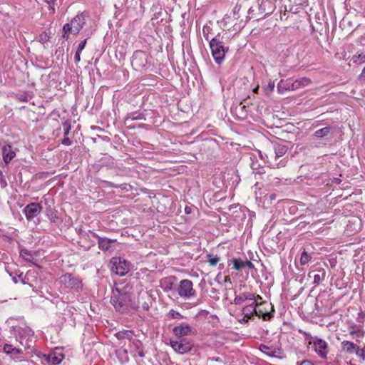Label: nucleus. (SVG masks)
I'll return each instance as SVG.
<instances>
[{"label": "nucleus", "mask_w": 365, "mask_h": 365, "mask_svg": "<svg viewBox=\"0 0 365 365\" xmlns=\"http://www.w3.org/2000/svg\"><path fill=\"white\" fill-rule=\"evenodd\" d=\"M81 53L76 51L75 56H74V60L76 63H78L81 61Z\"/></svg>", "instance_id": "42"}, {"label": "nucleus", "mask_w": 365, "mask_h": 365, "mask_svg": "<svg viewBox=\"0 0 365 365\" xmlns=\"http://www.w3.org/2000/svg\"><path fill=\"white\" fill-rule=\"evenodd\" d=\"M274 160H277L279 158L284 156L287 152V147L284 145L274 144Z\"/></svg>", "instance_id": "21"}, {"label": "nucleus", "mask_w": 365, "mask_h": 365, "mask_svg": "<svg viewBox=\"0 0 365 365\" xmlns=\"http://www.w3.org/2000/svg\"><path fill=\"white\" fill-rule=\"evenodd\" d=\"M1 186L6 185V182L5 181H3V180H1Z\"/></svg>", "instance_id": "55"}, {"label": "nucleus", "mask_w": 365, "mask_h": 365, "mask_svg": "<svg viewBox=\"0 0 365 365\" xmlns=\"http://www.w3.org/2000/svg\"><path fill=\"white\" fill-rule=\"evenodd\" d=\"M88 14L86 12L78 14L69 23L65 24L63 26L62 38L65 40L69 38V35H77L86 24Z\"/></svg>", "instance_id": "2"}, {"label": "nucleus", "mask_w": 365, "mask_h": 365, "mask_svg": "<svg viewBox=\"0 0 365 365\" xmlns=\"http://www.w3.org/2000/svg\"><path fill=\"white\" fill-rule=\"evenodd\" d=\"M16 156L15 152L13 150L12 147L10 145H4L2 148V157L4 162L6 164L10 163V161Z\"/></svg>", "instance_id": "17"}, {"label": "nucleus", "mask_w": 365, "mask_h": 365, "mask_svg": "<svg viewBox=\"0 0 365 365\" xmlns=\"http://www.w3.org/2000/svg\"><path fill=\"white\" fill-rule=\"evenodd\" d=\"M158 83V81L156 78H145L140 81L138 88L143 91H149L152 90L153 87L159 89V87H157Z\"/></svg>", "instance_id": "15"}, {"label": "nucleus", "mask_w": 365, "mask_h": 365, "mask_svg": "<svg viewBox=\"0 0 365 365\" xmlns=\"http://www.w3.org/2000/svg\"><path fill=\"white\" fill-rule=\"evenodd\" d=\"M63 127H64V135H65V137H67V135H68V133L70 132V129H71L70 125L68 124H64Z\"/></svg>", "instance_id": "40"}, {"label": "nucleus", "mask_w": 365, "mask_h": 365, "mask_svg": "<svg viewBox=\"0 0 365 365\" xmlns=\"http://www.w3.org/2000/svg\"><path fill=\"white\" fill-rule=\"evenodd\" d=\"M270 198H271V199L274 198V195H272L270 196Z\"/></svg>", "instance_id": "60"}, {"label": "nucleus", "mask_w": 365, "mask_h": 365, "mask_svg": "<svg viewBox=\"0 0 365 365\" xmlns=\"http://www.w3.org/2000/svg\"><path fill=\"white\" fill-rule=\"evenodd\" d=\"M312 259V256L307 252L303 251L300 257V263L302 265L307 264Z\"/></svg>", "instance_id": "31"}, {"label": "nucleus", "mask_w": 365, "mask_h": 365, "mask_svg": "<svg viewBox=\"0 0 365 365\" xmlns=\"http://www.w3.org/2000/svg\"><path fill=\"white\" fill-rule=\"evenodd\" d=\"M244 264H245V267H247L250 269H252L255 268L253 263L249 260H245Z\"/></svg>", "instance_id": "38"}, {"label": "nucleus", "mask_w": 365, "mask_h": 365, "mask_svg": "<svg viewBox=\"0 0 365 365\" xmlns=\"http://www.w3.org/2000/svg\"><path fill=\"white\" fill-rule=\"evenodd\" d=\"M349 334L355 339L356 342H359L360 339L364 336L365 331L357 326H353L350 328Z\"/></svg>", "instance_id": "20"}, {"label": "nucleus", "mask_w": 365, "mask_h": 365, "mask_svg": "<svg viewBox=\"0 0 365 365\" xmlns=\"http://www.w3.org/2000/svg\"><path fill=\"white\" fill-rule=\"evenodd\" d=\"M170 315L172 319H178L179 317H182L181 314L178 312L173 309L170 310Z\"/></svg>", "instance_id": "36"}, {"label": "nucleus", "mask_w": 365, "mask_h": 365, "mask_svg": "<svg viewBox=\"0 0 365 365\" xmlns=\"http://www.w3.org/2000/svg\"><path fill=\"white\" fill-rule=\"evenodd\" d=\"M358 349V345L353 341L344 340L341 342V352L348 355H353Z\"/></svg>", "instance_id": "16"}, {"label": "nucleus", "mask_w": 365, "mask_h": 365, "mask_svg": "<svg viewBox=\"0 0 365 365\" xmlns=\"http://www.w3.org/2000/svg\"><path fill=\"white\" fill-rule=\"evenodd\" d=\"M354 354L363 361H365V347L361 348L358 346V349H356Z\"/></svg>", "instance_id": "33"}, {"label": "nucleus", "mask_w": 365, "mask_h": 365, "mask_svg": "<svg viewBox=\"0 0 365 365\" xmlns=\"http://www.w3.org/2000/svg\"><path fill=\"white\" fill-rule=\"evenodd\" d=\"M131 65L133 69L139 72L152 70V56L146 51H135L132 56Z\"/></svg>", "instance_id": "3"}, {"label": "nucleus", "mask_w": 365, "mask_h": 365, "mask_svg": "<svg viewBox=\"0 0 365 365\" xmlns=\"http://www.w3.org/2000/svg\"><path fill=\"white\" fill-rule=\"evenodd\" d=\"M110 303L115 310L120 313H125L132 309H138L139 305L133 300V295L124 288H115L112 292Z\"/></svg>", "instance_id": "1"}, {"label": "nucleus", "mask_w": 365, "mask_h": 365, "mask_svg": "<svg viewBox=\"0 0 365 365\" xmlns=\"http://www.w3.org/2000/svg\"><path fill=\"white\" fill-rule=\"evenodd\" d=\"M266 2H267V0H263L262 4H264Z\"/></svg>", "instance_id": "59"}, {"label": "nucleus", "mask_w": 365, "mask_h": 365, "mask_svg": "<svg viewBox=\"0 0 365 365\" xmlns=\"http://www.w3.org/2000/svg\"><path fill=\"white\" fill-rule=\"evenodd\" d=\"M319 273L315 274L314 275V277H314L313 284L315 286L319 284V283L321 282L322 279H324L325 275H326V272L324 269L319 270Z\"/></svg>", "instance_id": "28"}, {"label": "nucleus", "mask_w": 365, "mask_h": 365, "mask_svg": "<svg viewBox=\"0 0 365 365\" xmlns=\"http://www.w3.org/2000/svg\"><path fill=\"white\" fill-rule=\"evenodd\" d=\"M259 349L262 353L272 357L277 356V354H279V349L274 346H268L265 344H261Z\"/></svg>", "instance_id": "19"}, {"label": "nucleus", "mask_w": 365, "mask_h": 365, "mask_svg": "<svg viewBox=\"0 0 365 365\" xmlns=\"http://www.w3.org/2000/svg\"><path fill=\"white\" fill-rule=\"evenodd\" d=\"M262 297L261 296H259V295L255 296V299H253L252 301H255L257 303H260L261 302H262Z\"/></svg>", "instance_id": "45"}, {"label": "nucleus", "mask_w": 365, "mask_h": 365, "mask_svg": "<svg viewBox=\"0 0 365 365\" xmlns=\"http://www.w3.org/2000/svg\"><path fill=\"white\" fill-rule=\"evenodd\" d=\"M20 256L27 262H32L34 259L31 252L26 249H22L20 251Z\"/></svg>", "instance_id": "25"}, {"label": "nucleus", "mask_w": 365, "mask_h": 365, "mask_svg": "<svg viewBox=\"0 0 365 365\" xmlns=\"http://www.w3.org/2000/svg\"><path fill=\"white\" fill-rule=\"evenodd\" d=\"M3 350L6 354H19L21 353V350L13 347L11 344H5L3 346Z\"/></svg>", "instance_id": "24"}, {"label": "nucleus", "mask_w": 365, "mask_h": 365, "mask_svg": "<svg viewBox=\"0 0 365 365\" xmlns=\"http://www.w3.org/2000/svg\"><path fill=\"white\" fill-rule=\"evenodd\" d=\"M110 186L113 187H117V185H114L113 183H110Z\"/></svg>", "instance_id": "57"}, {"label": "nucleus", "mask_w": 365, "mask_h": 365, "mask_svg": "<svg viewBox=\"0 0 365 365\" xmlns=\"http://www.w3.org/2000/svg\"><path fill=\"white\" fill-rule=\"evenodd\" d=\"M142 307H143V310H145V311H148L149 309V306H148V303H146V302L143 303Z\"/></svg>", "instance_id": "48"}, {"label": "nucleus", "mask_w": 365, "mask_h": 365, "mask_svg": "<svg viewBox=\"0 0 365 365\" xmlns=\"http://www.w3.org/2000/svg\"><path fill=\"white\" fill-rule=\"evenodd\" d=\"M255 299V294L250 292H244L240 295H237L234 299V304L236 305L242 304L245 301H251Z\"/></svg>", "instance_id": "18"}, {"label": "nucleus", "mask_w": 365, "mask_h": 365, "mask_svg": "<svg viewBox=\"0 0 365 365\" xmlns=\"http://www.w3.org/2000/svg\"><path fill=\"white\" fill-rule=\"evenodd\" d=\"M310 338L313 339L312 341H309L310 344H312V347L316 354L322 359H327V354L329 352V346L328 343L317 336L312 337L309 334Z\"/></svg>", "instance_id": "6"}, {"label": "nucleus", "mask_w": 365, "mask_h": 365, "mask_svg": "<svg viewBox=\"0 0 365 365\" xmlns=\"http://www.w3.org/2000/svg\"><path fill=\"white\" fill-rule=\"evenodd\" d=\"M28 115H29V116H31V115H35V113H34V112H29V113H28Z\"/></svg>", "instance_id": "56"}, {"label": "nucleus", "mask_w": 365, "mask_h": 365, "mask_svg": "<svg viewBox=\"0 0 365 365\" xmlns=\"http://www.w3.org/2000/svg\"><path fill=\"white\" fill-rule=\"evenodd\" d=\"M185 211L187 214H190L191 212V208L189 207H185Z\"/></svg>", "instance_id": "52"}, {"label": "nucleus", "mask_w": 365, "mask_h": 365, "mask_svg": "<svg viewBox=\"0 0 365 365\" xmlns=\"http://www.w3.org/2000/svg\"><path fill=\"white\" fill-rule=\"evenodd\" d=\"M86 44V39H84L83 41L80 42L78 46L77 51L81 52L84 49Z\"/></svg>", "instance_id": "37"}, {"label": "nucleus", "mask_w": 365, "mask_h": 365, "mask_svg": "<svg viewBox=\"0 0 365 365\" xmlns=\"http://www.w3.org/2000/svg\"><path fill=\"white\" fill-rule=\"evenodd\" d=\"M42 206L37 202H31L27 205L23 210V212L28 220H31L36 217L42 210Z\"/></svg>", "instance_id": "11"}, {"label": "nucleus", "mask_w": 365, "mask_h": 365, "mask_svg": "<svg viewBox=\"0 0 365 365\" xmlns=\"http://www.w3.org/2000/svg\"><path fill=\"white\" fill-rule=\"evenodd\" d=\"M110 263L111 271L119 276H124L130 269V262L122 257H113Z\"/></svg>", "instance_id": "7"}, {"label": "nucleus", "mask_w": 365, "mask_h": 365, "mask_svg": "<svg viewBox=\"0 0 365 365\" xmlns=\"http://www.w3.org/2000/svg\"><path fill=\"white\" fill-rule=\"evenodd\" d=\"M173 287V282H170L169 284L167 286L166 289H171Z\"/></svg>", "instance_id": "53"}, {"label": "nucleus", "mask_w": 365, "mask_h": 365, "mask_svg": "<svg viewBox=\"0 0 365 365\" xmlns=\"http://www.w3.org/2000/svg\"><path fill=\"white\" fill-rule=\"evenodd\" d=\"M274 309L271 303L267 302H261L258 310H257V316L262 317L263 320L267 321L273 317Z\"/></svg>", "instance_id": "10"}, {"label": "nucleus", "mask_w": 365, "mask_h": 365, "mask_svg": "<svg viewBox=\"0 0 365 365\" xmlns=\"http://www.w3.org/2000/svg\"><path fill=\"white\" fill-rule=\"evenodd\" d=\"M138 354L140 357H143L144 356V352L142 349H139L138 351Z\"/></svg>", "instance_id": "49"}, {"label": "nucleus", "mask_w": 365, "mask_h": 365, "mask_svg": "<svg viewBox=\"0 0 365 365\" xmlns=\"http://www.w3.org/2000/svg\"><path fill=\"white\" fill-rule=\"evenodd\" d=\"M178 293L179 296L184 299H190L195 297L197 294L195 289L193 288V283L190 279H182L178 287Z\"/></svg>", "instance_id": "8"}, {"label": "nucleus", "mask_w": 365, "mask_h": 365, "mask_svg": "<svg viewBox=\"0 0 365 365\" xmlns=\"http://www.w3.org/2000/svg\"><path fill=\"white\" fill-rule=\"evenodd\" d=\"M297 365H314V364L309 360H304L300 364L298 362Z\"/></svg>", "instance_id": "43"}, {"label": "nucleus", "mask_w": 365, "mask_h": 365, "mask_svg": "<svg viewBox=\"0 0 365 365\" xmlns=\"http://www.w3.org/2000/svg\"><path fill=\"white\" fill-rule=\"evenodd\" d=\"M268 86L271 90H273L274 88V82H269L268 83Z\"/></svg>", "instance_id": "50"}, {"label": "nucleus", "mask_w": 365, "mask_h": 365, "mask_svg": "<svg viewBox=\"0 0 365 365\" xmlns=\"http://www.w3.org/2000/svg\"><path fill=\"white\" fill-rule=\"evenodd\" d=\"M231 262L233 264V269L237 271H241L245 268V260H242L241 258H233Z\"/></svg>", "instance_id": "23"}, {"label": "nucleus", "mask_w": 365, "mask_h": 365, "mask_svg": "<svg viewBox=\"0 0 365 365\" xmlns=\"http://www.w3.org/2000/svg\"><path fill=\"white\" fill-rule=\"evenodd\" d=\"M115 336L118 339H128L130 340L133 336V333L131 331H128V330L118 331L115 334Z\"/></svg>", "instance_id": "26"}, {"label": "nucleus", "mask_w": 365, "mask_h": 365, "mask_svg": "<svg viewBox=\"0 0 365 365\" xmlns=\"http://www.w3.org/2000/svg\"><path fill=\"white\" fill-rule=\"evenodd\" d=\"M286 162L284 160H281L279 163H275L274 165H272V168H279L285 166Z\"/></svg>", "instance_id": "41"}, {"label": "nucleus", "mask_w": 365, "mask_h": 365, "mask_svg": "<svg viewBox=\"0 0 365 365\" xmlns=\"http://www.w3.org/2000/svg\"><path fill=\"white\" fill-rule=\"evenodd\" d=\"M360 78L365 80V67L363 68V70L360 74Z\"/></svg>", "instance_id": "47"}, {"label": "nucleus", "mask_w": 365, "mask_h": 365, "mask_svg": "<svg viewBox=\"0 0 365 365\" xmlns=\"http://www.w3.org/2000/svg\"><path fill=\"white\" fill-rule=\"evenodd\" d=\"M258 89H259V86H257L255 88H252V91H253V92L258 91Z\"/></svg>", "instance_id": "54"}, {"label": "nucleus", "mask_w": 365, "mask_h": 365, "mask_svg": "<svg viewBox=\"0 0 365 365\" xmlns=\"http://www.w3.org/2000/svg\"><path fill=\"white\" fill-rule=\"evenodd\" d=\"M351 61L356 64H362L365 62V53L353 56Z\"/></svg>", "instance_id": "30"}, {"label": "nucleus", "mask_w": 365, "mask_h": 365, "mask_svg": "<svg viewBox=\"0 0 365 365\" xmlns=\"http://www.w3.org/2000/svg\"><path fill=\"white\" fill-rule=\"evenodd\" d=\"M58 282L61 285L64 286L65 288L76 291L81 289L83 286L81 279L71 273H66L61 276L58 279Z\"/></svg>", "instance_id": "5"}, {"label": "nucleus", "mask_w": 365, "mask_h": 365, "mask_svg": "<svg viewBox=\"0 0 365 365\" xmlns=\"http://www.w3.org/2000/svg\"><path fill=\"white\" fill-rule=\"evenodd\" d=\"M260 303H257L256 302L253 301L252 304H249L248 306H252V308L255 309L256 310H258V307H259Z\"/></svg>", "instance_id": "44"}, {"label": "nucleus", "mask_w": 365, "mask_h": 365, "mask_svg": "<svg viewBox=\"0 0 365 365\" xmlns=\"http://www.w3.org/2000/svg\"><path fill=\"white\" fill-rule=\"evenodd\" d=\"M93 236L98 238V248L102 251H112L115 249L114 245L116 243V240L110 239L105 237H102L98 236L97 234H94Z\"/></svg>", "instance_id": "13"}, {"label": "nucleus", "mask_w": 365, "mask_h": 365, "mask_svg": "<svg viewBox=\"0 0 365 365\" xmlns=\"http://www.w3.org/2000/svg\"><path fill=\"white\" fill-rule=\"evenodd\" d=\"M61 143L64 145H71L72 143V141L69 139V138L64 137V138L61 141Z\"/></svg>", "instance_id": "39"}, {"label": "nucleus", "mask_w": 365, "mask_h": 365, "mask_svg": "<svg viewBox=\"0 0 365 365\" xmlns=\"http://www.w3.org/2000/svg\"><path fill=\"white\" fill-rule=\"evenodd\" d=\"M311 80L308 78H301L297 79L295 81L289 80L287 83V88H285L286 91H293L297 89L302 88L305 86L311 84Z\"/></svg>", "instance_id": "12"}, {"label": "nucleus", "mask_w": 365, "mask_h": 365, "mask_svg": "<svg viewBox=\"0 0 365 365\" xmlns=\"http://www.w3.org/2000/svg\"><path fill=\"white\" fill-rule=\"evenodd\" d=\"M0 175H2V173H1V170H0Z\"/></svg>", "instance_id": "61"}, {"label": "nucleus", "mask_w": 365, "mask_h": 365, "mask_svg": "<svg viewBox=\"0 0 365 365\" xmlns=\"http://www.w3.org/2000/svg\"><path fill=\"white\" fill-rule=\"evenodd\" d=\"M49 38L50 37L46 32H42L39 35V41L43 43H46V41H48L49 40Z\"/></svg>", "instance_id": "34"}, {"label": "nucleus", "mask_w": 365, "mask_h": 365, "mask_svg": "<svg viewBox=\"0 0 365 365\" xmlns=\"http://www.w3.org/2000/svg\"><path fill=\"white\" fill-rule=\"evenodd\" d=\"M207 257L208 259L207 262L211 266H215L220 262V258L217 255H212L211 254L207 255Z\"/></svg>", "instance_id": "32"}, {"label": "nucleus", "mask_w": 365, "mask_h": 365, "mask_svg": "<svg viewBox=\"0 0 365 365\" xmlns=\"http://www.w3.org/2000/svg\"><path fill=\"white\" fill-rule=\"evenodd\" d=\"M129 118H130L132 120H138L143 118L142 114H138L136 116L132 115L130 116Z\"/></svg>", "instance_id": "46"}, {"label": "nucleus", "mask_w": 365, "mask_h": 365, "mask_svg": "<svg viewBox=\"0 0 365 365\" xmlns=\"http://www.w3.org/2000/svg\"><path fill=\"white\" fill-rule=\"evenodd\" d=\"M331 128L330 126H327V127L322 128L319 129L317 131H315L314 135L316 138H325L331 133Z\"/></svg>", "instance_id": "22"}, {"label": "nucleus", "mask_w": 365, "mask_h": 365, "mask_svg": "<svg viewBox=\"0 0 365 365\" xmlns=\"http://www.w3.org/2000/svg\"><path fill=\"white\" fill-rule=\"evenodd\" d=\"M173 332L177 337L182 338L184 336L195 334L197 331L187 324H182L180 326L175 327Z\"/></svg>", "instance_id": "14"}, {"label": "nucleus", "mask_w": 365, "mask_h": 365, "mask_svg": "<svg viewBox=\"0 0 365 365\" xmlns=\"http://www.w3.org/2000/svg\"><path fill=\"white\" fill-rule=\"evenodd\" d=\"M225 281H228V280H230V277H225Z\"/></svg>", "instance_id": "58"}, {"label": "nucleus", "mask_w": 365, "mask_h": 365, "mask_svg": "<svg viewBox=\"0 0 365 365\" xmlns=\"http://www.w3.org/2000/svg\"><path fill=\"white\" fill-rule=\"evenodd\" d=\"M220 34H217L214 38L210 40V48L211 50L212 56L217 64H221L225 57L226 53L228 51L229 48L225 46L221 41Z\"/></svg>", "instance_id": "4"}, {"label": "nucleus", "mask_w": 365, "mask_h": 365, "mask_svg": "<svg viewBox=\"0 0 365 365\" xmlns=\"http://www.w3.org/2000/svg\"><path fill=\"white\" fill-rule=\"evenodd\" d=\"M16 97L20 101L23 102L31 101V100L32 99L31 93H17L16 94Z\"/></svg>", "instance_id": "27"}, {"label": "nucleus", "mask_w": 365, "mask_h": 365, "mask_svg": "<svg viewBox=\"0 0 365 365\" xmlns=\"http://www.w3.org/2000/svg\"><path fill=\"white\" fill-rule=\"evenodd\" d=\"M243 313L245 315L248 317L251 318L254 314L257 316V310L254 308H252V306H246L242 309Z\"/></svg>", "instance_id": "29"}, {"label": "nucleus", "mask_w": 365, "mask_h": 365, "mask_svg": "<svg viewBox=\"0 0 365 365\" xmlns=\"http://www.w3.org/2000/svg\"><path fill=\"white\" fill-rule=\"evenodd\" d=\"M60 361H60V360H58L56 357H54V358L53 359V363L54 364H59V363H60Z\"/></svg>", "instance_id": "51"}, {"label": "nucleus", "mask_w": 365, "mask_h": 365, "mask_svg": "<svg viewBox=\"0 0 365 365\" xmlns=\"http://www.w3.org/2000/svg\"><path fill=\"white\" fill-rule=\"evenodd\" d=\"M170 344L175 352L180 354L190 351L194 346L192 341L185 339H180V340L170 339Z\"/></svg>", "instance_id": "9"}, {"label": "nucleus", "mask_w": 365, "mask_h": 365, "mask_svg": "<svg viewBox=\"0 0 365 365\" xmlns=\"http://www.w3.org/2000/svg\"><path fill=\"white\" fill-rule=\"evenodd\" d=\"M48 4V9L52 11V13L55 12V0H45Z\"/></svg>", "instance_id": "35"}]
</instances>
